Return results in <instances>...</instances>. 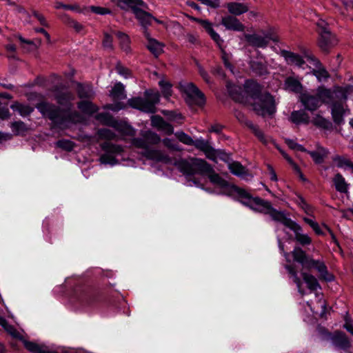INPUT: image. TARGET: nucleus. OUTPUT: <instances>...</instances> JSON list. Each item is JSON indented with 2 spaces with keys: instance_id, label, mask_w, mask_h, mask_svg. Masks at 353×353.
<instances>
[{
  "instance_id": "nucleus-1",
  "label": "nucleus",
  "mask_w": 353,
  "mask_h": 353,
  "mask_svg": "<svg viewBox=\"0 0 353 353\" xmlns=\"http://www.w3.org/2000/svg\"><path fill=\"white\" fill-rule=\"evenodd\" d=\"M52 92L57 103L65 108H61L52 103L42 101L35 106L41 115L59 128L66 127L69 123L79 121L80 114L77 110H71L73 106L72 102L75 99L74 93L63 85H54Z\"/></svg>"
},
{
  "instance_id": "nucleus-2",
  "label": "nucleus",
  "mask_w": 353,
  "mask_h": 353,
  "mask_svg": "<svg viewBox=\"0 0 353 353\" xmlns=\"http://www.w3.org/2000/svg\"><path fill=\"white\" fill-rule=\"evenodd\" d=\"M156 161L173 163L177 170L186 177L195 174L205 175L212 184L225 189V194L229 192L232 185L217 174L210 164L202 159L190 157L188 159H179L172 162V159L167 155L156 150Z\"/></svg>"
},
{
  "instance_id": "nucleus-3",
  "label": "nucleus",
  "mask_w": 353,
  "mask_h": 353,
  "mask_svg": "<svg viewBox=\"0 0 353 353\" xmlns=\"http://www.w3.org/2000/svg\"><path fill=\"white\" fill-rule=\"evenodd\" d=\"M228 90L231 97L240 103L244 102V96L242 94L244 92L250 97L249 103L253 110L259 115L265 117L276 112V101L273 96L267 92H262L261 86L254 81L245 82V90L236 85L232 88L228 86Z\"/></svg>"
},
{
  "instance_id": "nucleus-4",
  "label": "nucleus",
  "mask_w": 353,
  "mask_h": 353,
  "mask_svg": "<svg viewBox=\"0 0 353 353\" xmlns=\"http://www.w3.org/2000/svg\"><path fill=\"white\" fill-rule=\"evenodd\" d=\"M352 93H353V85L335 86L333 89L319 86L316 92L321 104L332 103L336 100L346 101L348 96Z\"/></svg>"
},
{
  "instance_id": "nucleus-5",
  "label": "nucleus",
  "mask_w": 353,
  "mask_h": 353,
  "mask_svg": "<svg viewBox=\"0 0 353 353\" xmlns=\"http://www.w3.org/2000/svg\"><path fill=\"white\" fill-rule=\"evenodd\" d=\"M185 102L189 105H203L205 103L204 94L192 82L181 81L177 86Z\"/></svg>"
},
{
  "instance_id": "nucleus-6",
  "label": "nucleus",
  "mask_w": 353,
  "mask_h": 353,
  "mask_svg": "<svg viewBox=\"0 0 353 353\" xmlns=\"http://www.w3.org/2000/svg\"><path fill=\"white\" fill-rule=\"evenodd\" d=\"M301 275L304 281L306 283L308 289L312 292H316L315 296L316 299V305H312L309 302L307 303V305L310 307V310L313 313H319L320 316H323L325 314L326 304L325 300L323 299L322 293L316 292L318 289H321L319 283L316 279L310 274L302 272Z\"/></svg>"
},
{
  "instance_id": "nucleus-7",
  "label": "nucleus",
  "mask_w": 353,
  "mask_h": 353,
  "mask_svg": "<svg viewBox=\"0 0 353 353\" xmlns=\"http://www.w3.org/2000/svg\"><path fill=\"white\" fill-rule=\"evenodd\" d=\"M77 294L79 302L87 306H94L103 300L101 290L93 285L81 286L77 290Z\"/></svg>"
},
{
  "instance_id": "nucleus-8",
  "label": "nucleus",
  "mask_w": 353,
  "mask_h": 353,
  "mask_svg": "<svg viewBox=\"0 0 353 353\" xmlns=\"http://www.w3.org/2000/svg\"><path fill=\"white\" fill-rule=\"evenodd\" d=\"M259 201L261 202L262 205L260 208H258V212L269 214L274 221L281 223L290 229H294V228H297L295 225L296 223L288 217L284 212L277 211L274 209L272 207L271 203L268 201L264 200Z\"/></svg>"
},
{
  "instance_id": "nucleus-9",
  "label": "nucleus",
  "mask_w": 353,
  "mask_h": 353,
  "mask_svg": "<svg viewBox=\"0 0 353 353\" xmlns=\"http://www.w3.org/2000/svg\"><path fill=\"white\" fill-rule=\"evenodd\" d=\"M317 31L319 33L318 45L325 52H327L331 48L336 44L337 41L327 28V23L320 19L316 23Z\"/></svg>"
},
{
  "instance_id": "nucleus-10",
  "label": "nucleus",
  "mask_w": 353,
  "mask_h": 353,
  "mask_svg": "<svg viewBox=\"0 0 353 353\" xmlns=\"http://www.w3.org/2000/svg\"><path fill=\"white\" fill-rule=\"evenodd\" d=\"M128 104L133 108L153 113L154 112V93L152 90H146L143 97L130 99L128 101Z\"/></svg>"
},
{
  "instance_id": "nucleus-11",
  "label": "nucleus",
  "mask_w": 353,
  "mask_h": 353,
  "mask_svg": "<svg viewBox=\"0 0 353 353\" xmlns=\"http://www.w3.org/2000/svg\"><path fill=\"white\" fill-rule=\"evenodd\" d=\"M134 16L141 26L144 37L148 41V44L147 45L148 49L152 54H154V41L151 37V33L148 31V27L151 26L152 24L154 19L152 14L145 11V9H142L139 12H137Z\"/></svg>"
},
{
  "instance_id": "nucleus-12",
  "label": "nucleus",
  "mask_w": 353,
  "mask_h": 353,
  "mask_svg": "<svg viewBox=\"0 0 353 353\" xmlns=\"http://www.w3.org/2000/svg\"><path fill=\"white\" fill-rule=\"evenodd\" d=\"M225 194H236L238 196L239 201L241 203L256 212L259 211L258 208H260L262 205L259 201H264L259 197H252L246 190L234 185L230 186L229 192H225Z\"/></svg>"
},
{
  "instance_id": "nucleus-13",
  "label": "nucleus",
  "mask_w": 353,
  "mask_h": 353,
  "mask_svg": "<svg viewBox=\"0 0 353 353\" xmlns=\"http://www.w3.org/2000/svg\"><path fill=\"white\" fill-rule=\"evenodd\" d=\"M194 145L196 149L203 152L205 157L214 162H216L217 158L223 161H227L228 159V154L222 150H215L212 147L208 140H205L203 138H199L194 140Z\"/></svg>"
},
{
  "instance_id": "nucleus-14",
  "label": "nucleus",
  "mask_w": 353,
  "mask_h": 353,
  "mask_svg": "<svg viewBox=\"0 0 353 353\" xmlns=\"http://www.w3.org/2000/svg\"><path fill=\"white\" fill-rule=\"evenodd\" d=\"M2 327L4 330L10 334L13 338L21 341L24 347L32 353H43L46 347L43 345H39L37 343L29 341L25 339L23 334L19 332L13 325L9 324L6 321Z\"/></svg>"
},
{
  "instance_id": "nucleus-15",
  "label": "nucleus",
  "mask_w": 353,
  "mask_h": 353,
  "mask_svg": "<svg viewBox=\"0 0 353 353\" xmlns=\"http://www.w3.org/2000/svg\"><path fill=\"white\" fill-rule=\"evenodd\" d=\"M132 143L136 148L141 150L139 152L143 157L148 159H154V134L150 132L149 136H145L143 138H135L132 141Z\"/></svg>"
},
{
  "instance_id": "nucleus-16",
  "label": "nucleus",
  "mask_w": 353,
  "mask_h": 353,
  "mask_svg": "<svg viewBox=\"0 0 353 353\" xmlns=\"http://www.w3.org/2000/svg\"><path fill=\"white\" fill-rule=\"evenodd\" d=\"M156 77L159 79L158 86L159 92H156V105L159 102L160 97H163L167 101H169L173 94L172 84L170 79L163 74L156 73Z\"/></svg>"
},
{
  "instance_id": "nucleus-17",
  "label": "nucleus",
  "mask_w": 353,
  "mask_h": 353,
  "mask_svg": "<svg viewBox=\"0 0 353 353\" xmlns=\"http://www.w3.org/2000/svg\"><path fill=\"white\" fill-rule=\"evenodd\" d=\"M245 40L249 44L255 48H265L268 46L271 37L269 34H245L244 35Z\"/></svg>"
},
{
  "instance_id": "nucleus-18",
  "label": "nucleus",
  "mask_w": 353,
  "mask_h": 353,
  "mask_svg": "<svg viewBox=\"0 0 353 353\" xmlns=\"http://www.w3.org/2000/svg\"><path fill=\"white\" fill-rule=\"evenodd\" d=\"M346 111H349L347 108L346 101L336 100L332 103L331 113L334 123L341 124L343 121V116Z\"/></svg>"
},
{
  "instance_id": "nucleus-19",
  "label": "nucleus",
  "mask_w": 353,
  "mask_h": 353,
  "mask_svg": "<svg viewBox=\"0 0 353 353\" xmlns=\"http://www.w3.org/2000/svg\"><path fill=\"white\" fill-rule=\"evenodd\" d=\"M299 100L305 108L310 111H314L321 105L317 95L314 96L309 92L301 93Z\"/></svg>"
},
{
  "instance_id": "nucleus-20",
  "label": "nucleus",
  "mask_w": 353,
  "mask_h": 353,
  "mask_svg": "<svg viewBox=\"0 0 353 353\" xmlns=\"http://www.w3.org/2000/svg\"><path fill=\"white\" fill-rule=\"evenodd\" d=\"M118 6L123 10H131L134 14L142 9L148 8L142 0H118Z\"/></svg>"
},
{
  "instance_id": "nucleus-21",
  "label": "nucleus",
  "mask_w": 353,
  "mask_h": 353,
  "mask_svg": "<svg viewBox=\"0 0 353 353\" xmlns=\"http://www.w3.org/2000/svg\"><path fill=\"white\" fill-rule=\"evenodd\" d=\"M221 24L228 30L243 32L245 26L234 16H225L221 19Z\"/></svg>"
},
{
  "instance_id": "nucleus-22",
  "label": "nucleus",
  "mask_w": 353,
  "mask_h": 353,
  "mask_svg": "<svg viewBox=\"0 0 353 353\" xmlns=\"http://www.w3.org/2000/svg\"><path fill=\"white\" fill-rule=\"evenodd\" d=\"M307 269H316L319 273L320 276L327 281L332 280V276L330 275L327 272V269L325 263L319 260H314L311 259L309 260L306 268Z\"/></svg>"
},
{
  "instance_id": "nucleus-23",
  "label": "nucleus",
  "mask_w": 353,
  "mask_h": 353,
  "mask_svg": "<svg viewBox=\"0 0 353 353\" xmlns=\"http://www.w3.org/2000/svg\"><path fill=\"white\" fill-rule=\"evenodd\" d=\"M228 12L234 16H239L249 11V5L246 3L229 2L225 5Z\"/></svg>"
},
{
  "instance_id": "nucleus-24",
  "label": "nucleus",
  "mask_w": 353,
  "mask_h": 353,
  "mask_svg": "<svg viewBox=\"0 0 353 353\" xmlns=\"http://www.w3.org/2000/svg\"><path fill=\"white\" fill-rule=\"evenodd\" d=\"M332 340L333 345L337 350H347L351 346V343L345 334L341 332L335 334Z\"/></svg>"
},
{
  "instance_id": "nucleus-25",
  "label": "nucleus",
  "mask_w": 353,
  "mask_h": 353,
  "mask_svg": "<svg viewBox=\"0 0 353 353\" xmlns=\"http://www.w3.org/2000/svg\"><path fill=\"white\" fill-rule=\"evenodd\" d=\"M281 54L288 64L295 65L299 68H304L305 61L301 55L286 50L281 51Z\"/></svg>"
},
{
  "instance_id": "nucleus-26",
  "label": "nucleus",
  "mask_w": 353,
  "mask_h": 353,
  "mask_svg": "<svg viewBox=\"0 0 353 353\" xmlns=\"http://www.w3.org/2000/svg\"><path fill=\"white\" fill-rule=\"evenodd\" d=\"M77 92L80 99H91L94 97V92L90 84L77 83Z\"/></svg>"
},
{
  "instance_id": "nucleus-27",
  "label": "nucleus",
  "mask_w": 353,
  "mask_h": 353,
  "mask_svg": "<svg viewBox=\"0 0 353 353\" xmlns=\"http://www.w3.org/2000/svg\"><path fill=\"white\" fill-rule=\"evenodd\" d=\"M228 169L232 174L239 177L247 179L248 176H251L246 168L237 161L228 163Z\"/></svg>"
},
{
  "instance_id": "nucleus-28",
  "label": "nucleus",
  "mask_w": 353,
  "mask_h": 353,
  "mask_svg": "<svg viewBox=\"0 0 353 353\" xmlns=\"http://www.w3.org/2000/svg\"><path fill=\"white\" fill-rule=\"evenodd\" d=\"M290 121L296 124H308L310 122V116L304 110H296L291 113Z\"/></svg>"
},
{
  "instance_id": "nucleus-29",
  "label": "nucleus",
  "mask_w": 353,
  "mask_h": 353,
  "mask_svg": "<svg viewBox=\"0 0 353 353\" xmlns=\"http://www.w3.org/2000/svg\"><path fill=\"white\" fill-rule=\"evenodd\" d=\"M284 88L286 90L299 93L303 89V85L298 79L292 77H289L285 80Z\"/></svg>"
},
{
  "instance_id": "nucleus-30",
  "label": "nucleus",
  "mask_w": 353,
  "mask_h": 353,
  "mask_svg": "<svg viewBox=\"0 0 353 353\" xmlns=\"http://www.w3.org/2000/svg\"><path fill=\"white\" fill-rule=\"evenodd\" d=\"M314 61L316 68L312 71V74L316 77L319 81H327L330 77L328 72L321 65L319 61L314 59Z\"/></svg>"
},
{
  "instance_id": "nucleus-31",
  "label": "nucleus",
  "mask_w": 353,
  "mask_h": 353,
  "mask_svg": "<svg viewBox=\"0 0 353 353\" xmlns=\"http://www.w3.org/2000/svg\"><path fill=\"white\" fill-rule=\"evenodd\" d=\"M292 253L294 260L306 268L311 258L307 256L305 252L299 247H295Z\"/></svg>"
},
{
  "instance_id": "nucleus-32",
  "label": "nucleus",
  "mask_w": 353,
  "mask_h": 353,
  "mask_svg": "<svg viewBox=\"0 0 353 353\" xmlns=\"http://www.w3.org/2000/svg\"><path fill=\"white\" fill-rule=\"evenodd\" d=\"M10 108L14 110L17 111L19 114L23 117L29 116L33 111L34 108L26 104L21 103L18 101L14 102Z\"/></svg>"
},
{
  "instance_id": "nucleus-33",
  "label": "nucleus",
  "mask_w": 353,
  "mask_h": 353,
  "mask_svg": "<svg viewBox=\"0 0 353 353\" xmlns=\"http://www.w3.org/2000/svg\"><path fill=\"white\" fill-rule=\"evenodd\" d=\"M287 270L288 274L290 275V277L292 279L293 282L296 285L299 292L302 295H305V292L302 289V282L301 279L298 276V274L294 267L290 265H286L285 266Z\"/></svg>"
},
{
  "instance_id": "nucleus-34",
  "label": "nucleus",
  "mask_w": 353,
  "mask_h": 353,
  "mask_svg": "<svg viewBox=\"0 0 353 353\" xmlns=\"http://www.w3.org/2000/svg\"><path fill=\"white\" fill-rule=\"evenodd\" d=\"M78 108L83 113L92 114L99 110L98 107L88 100L81 101L77 103Z\"/></svg>"
},
{
  "instance_id": "nucleus-35",
  "label": "nucleus",
  "mask_w": 353,
  "mask_h": 353,
  "mask_svg": "<svg viewBox=\"0 0 353 353\" xmlns=\"http://www.w3.org/2000/svg\"><path fill=\"white\" fill-rule=\"evenodd\" d=\"M314 161L320 164L322 163L328 154V150L323 147H318L315 151L308 152Z\"/></svg>"
},
{
  "instance_id": "nucleus-36",
  "label": "nucleus",
  "mask_w": 353,
  "mask_h": 353,
  "mask_svg": "<svg viewBox=\"0 0 353 353\" xmlns=\"http://www.w3.org/2000/svg\"><path fill=\"white\" fill-rule=\"evenodd\" d=\"M297 228L291 229L295 234V240L302 245H310L312 243L311 238L306 234L301 233V228L295 223Z\"/></svg>"
},
{
  "instance_id": "nucleus-37",
  "label": "nucleus",
  "mask_w": 353,
  "mask_h": 353,
  "mask_svg": "<svg viewBox=\"0 0 353 353\" xmlns=\"http://www.w3.org/2000/svg\"><path fill=\"white\" fill-rule=\"evenodd\" d=\"M110 96L113 100H121L126 98L123 85L119 82L117 83L110 91Z\"/></svg>"
},
{
  "instance_id": "nucleus-38",
  "label": "nucleus",
  "mask_w": 353,
  "mask_h": 353,
  "mask_svg": "<svg viewBox=\"0 0 353 353\" xmlns=\"http://www.w3.org/2000/svg\"><path fill=\"white\" fill-rule=\"evenodd\" d=\"M156 129L162 130L167 134H170L173 132L172 126L157 115H156Z\"/></svg>"
},
{
  "instance_id": "nucleus-39",
  "label": "nucleus",
  "mask_w": 353,
  "mask_h": 353,
  "mask_svg": "<svg viewBox=\"0 0 353 353\" xmlns=\"http://www.w3.org/2000/svg\"><path fill=\"white\" fill-rule=\"evenodd\" d=\"M333 182L338 192L344 193L347 191V184L341 174H336L333 179Z\"/></svg>"
},
{
  "instance_id": "nucleus-40",
  "label": "nucleus",
  "mask_w": 353,
  "mask_h": 353,
  "mask_svg": "<svg viewBox=\"0 0 353 353\" xmlns=\"http://www.w3.org/2000/svg\"><path fill=\"white\" fill-rule=\"evenodd\" d=\"M101 149L108 154H121L123 152V148L121 145H115L110 142H104L101 145Z\"/></svg>"
},
{
  "instance_id": "nucleus-41",
  "label": "nucleus",
  "mask_w": 353,
  "mask_h": 353,
  "mask_svg": "<svg viewBox=\"0 0 353 353\" xmlns=\"http://www.w3.org/2000/svg\"><path fill=\"white\" fill-rule=\"evenodd\" d=\"M97 121H99L102 124L113 127L116 123V120L109 113L101 112L95 116Z\"/></svg>"
},
{
  "instance_id": "nucleus-42",
  "label": "nucleus",
  "mask_w": 353,
  "mask_h": 353,
  "mask_svg": "<svg viewBox=\"0 0 353 353\" xmlns=\"http://www.w3.org/2000/svg\"><path fill=\"white\" fill-rule=\"evenodd\" d=\"M252 70L259 75H263L268 73L266 65L260 61H252L250 63Z\"/></svg>"
},
{
  "instance_id": "nucleus-43",
  "label": "nucleus",
  "mask_w": 353,
  "mask_h": 353,
  "mask_svg": "<svg viewBox=\"0 0 353 353\" xmlns=\"http://www.w3.org/2000/svg\"><path fill=\"white\" fill-rule=\"evenodd\" d=\"M311 122L316 126L323 129H327L331 125L330 122L320 114H315Z\"/></svg>"
},
{
  "instance_id": "nucleus-44",
  "label": "nucleus",
  "mask_w": 353,
  "mask_h": 353,
  "mask_svg": "<svg viewBox=\"0 0 353 353\" xmlns=\"http://www.w3.org/2000/svg\"><path fill=\"white\" fill-rule=\"evenodd\" d=\"M112 128L125 135L133 136L134 134V130L130 125L125 123H119L117 121Z\"/></svg>"
},
{
  "instance_id": "nucleus-45",
  "label": "nucleus",
  "mask_w": 353,
  "mask_h": 353,
  "mask_svg": "<svg viewBox=\"0 0 353 353\" xmlns=\"http://www.w3.org/2000/svg\"><path fill=\"white\" fill-rule=\"evenodd\" d=\"M112 128L125 135L133 136L134 134V130L130 125L125 123H119L117 121Z\"/></svg>"
},
{
  "instance_id": "nucleus-46",
  "label": "nucleus",
  "mask_w": 353,
  "mask_h": 353,
  "mask_svg": "<svg viewBox=\"0 0 353 353\" xmlns=\"http://www.w3.org/2000/svg\"><path fill=\"white\" fill-rule=\"evenodd\" d=\"M10 127L12 132L17 135L23 134L28 130L26 124L21 121L12 122Z\"/></svg>"
},
{
  "instance_id": "nucleus-47",
  "label": "nucleus",
  "mask_w": 353,
  "mask_h": 353,
  "mask_svg": "<svg viewBox=\"0 0 353 353\" xmlns=\"http://www.w3.org/2000/svg\"><path fill=\"white\" fill-rule=\"evenodd\" d=\"M117 37L119 38L120 41V45L121 48L125 51L128 52L130 50V38L129 37L123 32H117L116 33Z\"/></svg>"
},
{
  "instance_id": "nucleus-48",
  "label": "nucleus",
  "mask_w": 353,
  "mask_h": 353,
  "mask_svg": "<svg viewBox=\"0 0 353 353\" xmlns=\"http://www.w3.org/2000/svg\"><path fill=\"white\" fill-rule=\"evenodd\" d=\"M97 134L101 139L114 140L117 137V135L114 132L107 128L99 129Z\"/></svg>"
},
{
  "instance_id": "nucleus-49",
  "label": "nucleus",
  "mask_w": 353,
  "mask_h": 353,
  "mask_svg": "<svg viewBox=\"0 0 353 353\" xmlns=\"http://www.w3.org/2000/svg\"><path fill=\"white\" fill-rule=\"evenodd\" d=\"M246 125L252 130V132L260 139L261 141L264 143H267L268 141L265 139L263 132L256 125H255L254 123H252V121H250L246 122Z\"/></svg>"
},
{
  "instance_id": "nucleus-50",
  "label": "nucleus",
  "mask_w": 353,
  "mask_h": 353,
  "mask_svg": "<svg viewBox=\"0 0 353 353\" xmlns=\"http://www.w3.org/2000/svg\"><path fill=\"white\" fill-rule=\"evenodd\" d=\"M175 136L181 143L187 145H192L194 143L192 138L182 131L176 132Z\"/></svg>"
},
{
  "instance_id": "nucleus-51",
  "label": "nucleus",
  "mask_w": 353,
  "mask_h": 353,
  "mask_svg": "<svg viewBox=\"0 0 353 353\" xmlns=\"http://www.w3.org/2000/svg\"><path fill=\"white\" fill-rule=\"evenodd\" d=\"M57 147L65 150V151H72L74 148V144L72 141L69 140H59L56 143Z\"/></svg>"
},
{
  "instance_id": "nucleus-52",
  "label": "nucleus",
  "mask_w": 353,
  "mask_h": 353,
  "mask_svg": "<svg viewBox=\"0 0 353 353\" xmlns=\"http://www.w3.org/2000/svg\"><path fill=\"white\" fill-rule=\"evenodd\" d=\"M100 161L103 164L115 165L117 163L118 160L110 154H103L100 157Z\"/></svg>"
},
{
  "instance_id": "nucleus-53",
  "label": "nucleus",
  "mask_w": 353,
  "mask_h": 353,
  "mask_svg": "<svg viewBox=\"0 0 353 353\" xmlns=\"http://www.w3.org/2000/svg\"><path fill=\"white\" fill-rule=\"evenodd\" d=\"M334 161L336 163L339 168L347 169L352 161L342 157H336L334 159Z\"/></svg>"
},
{
  "instance_id": "nucleus-54",
  "label": "nucleus",
  "mask_w": 353,
  "mask_h": 353,
  "mask_svg": "<svg viewBox=\"0 0 353 353\" xmlns=\"http://www.w3.org/2000/svg\"><path fill=\"white\" fill-rule=\"evenodd\" d=\"M116 70L119 74L123 75L125 77L130 76V70L128 68L124 67L123 65H121L120 62L117 63L116 65Z\"/></svg>"
},
{
  "instance_id": "nucleus-55",
  "label": "nucleus",
  "mask_w": 353,
  "mask_h": 353,
  "mask_svg": "<svg viewBox=\"0 0 353 353\" xmlns=\"http://www.w3.org/2000/svg\"><path fill=\"white\" fill-rule=\"evenodd\" d=\"M112 37L111 35H110L108 33H104V37H103V42H102V44H103V46L105 48H108V49H112L113 48V46H112Z\"/></svg>"
},
{
  "instance_id": "nucleus-56",
  "label": "nucleus",
  "mask_w": 353,
  "mask_h": 353,
  "mask_svg": "<svg viewBox=\"0 0 353 353\" xmlns=\"http://www.w3.org/2000/svg\"><path fill=\"white\" fill-rule=\"evenodd\" d=\"M199 23L205 30V31L210 35L214 30L213 29L212 24L208 20L199 21Z\"/></svg>"
},
{
  "instance_id": "nucleus-57",
  "label": "nucleus",
  "mask_w": 353,
  "mask_h": 353,
  "mask_svg": "<svg viewBox=\"0 0 353 353\" xmlns=\"http://www.w3.org/2000/svg\"><path fill=\"white\" fill-rule=\"evenodd\" d=\"M199 23L205 30V31L210 35L214 30L213 29L212 24L208 20L199 21Z\"/></svg>"
},
{
  "instance_id": "nucleus-58",
  "label": "nucleus",
  "mask_w": 353,
  "mask_h": 353,
  "mask_svg": "<svg viewBox=\"0 0 353 353\" xmlns=\"http://www.w3.org/2000/svg\"><path fill=\"white\" fill-rule=\"evenodd\" d=\"M199 23L205 30V31L210 35L214 30L213 29L212 24L208 20L199 21Z\"/></svg>"
},
{
  "instance_id": "nucleus-59",
  "label": "nucleus",
  "mask_w": 353,
  "mask_h": 353,
  "mask_svg": "<svg viewBox=\"0 0 353 353\" xmlns=\"http://www.w3.org/2000/svg\"><path fill=\"white\" fill-rule=\"evenodd\" d=\"M90 10L98 14H110L111 11L106 8L99 7V6H91Z\"/></svg>"
},
{
  "instance_id": "nucleus-60",
  "label": "nucleus",
  "mask_w": 353,
  "mask_h": 353,
  "mask_svg": "<svg viewBox=\"0 0 353 353\" xmlns=\"http://www.w3.org/2000/svg\"><path fill=\"white\" fill-rule=\"evenodd\" d=\"M163 144L170 149L173 150H179L180 148L176 143L170 139H165L163 141Z\"/></svg>"
},
{
  "instance_id": "nucleus-61",
  "label": "nucleus",
  "mask_w": 353,
  "mask_h": 353,
  "mask_svg": "<svg viewBox=\"0 0 353 353\" xmlns=\"http://www.w3.org/2000/svg\"><path fill=\"white\" fill-rule=\"evenodd\" d=\"M283 157H285V159L292 165L293 168L294 169V170L299 174L300 175V177L303 179V174L300 170V168H299V166L293 161V160L288 156L286 154H285L284 152H282Z\"/></svg>"
},
{
  "instance_id": "nucleus-62",
  "label": "nucleus",
  "mask_w": 353,
  "mask_h": 353,
  "mask_svg": "<svg viewBox=\"0 0 353 353\" xmlns=\"http://www.w3.org/2000/svg\"><path fill=\"white\" fill-rule=\"evenodd\" d=\"M212 39L217 44L219 48H222L223 40L215 30L210 35Z\"/></svg>"
},
{
  "instance_id": "nucleus-63",
  "label": "nucleus",
  "mask_w": 353,
  "mask_h": 353,
  "mask_svg": "<svg viewBox=\"0 0 353 353\" xmlns=\"http://www.w3.org/2000/svg\"><path fill=\"white\" fill-rule=\"evenodd\" d=\"M67 22L68 25L74 28L77 32H80L83 29V26L81 23L70 18H67Z\"/></svg>"
},
{
  "instance_id": "nucleus-64",
  "label": "nucleus",
  "mask_w": 353,
  "mask_h": 353,
  "mask_svg": "<svg viewBox=\"0 0 353 353\" xmlns=\"http://www.w3.org/2000/svg\"><path fill=\"white\" fill-rule=\"evenodd\" d=\"M343 327L352 335H353V321L346 317L345 319Z\"/></svg>"
}]
</instances>
